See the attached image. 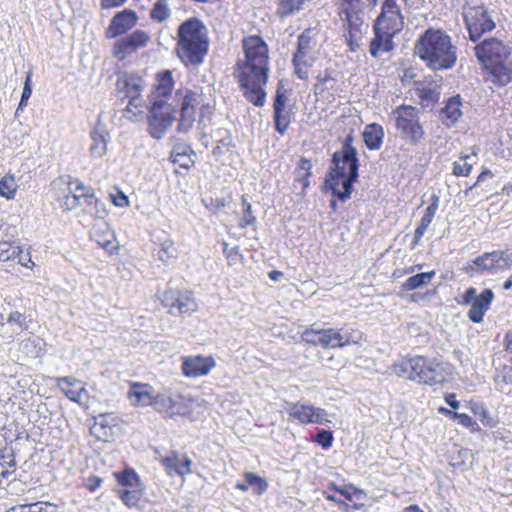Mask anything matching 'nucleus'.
Returning a JSON list of instances; mask_svg holds the SVG:
<instances>
[{
  "label": "nucleus",
  "instance_id": "obj_6",
  "mask_svg": "<svg viewBox=\"0 0 512 512\" xmlns=\"http://www.w3.org/2000/svg\"><path fill=\"white\" fill-rule=\"evenodd\" d=\"M392 371L398 377L428 385L440 384L445 379L440 364L422 356L403 358L393 364Z\"/></svg>",
  "mask_w": 512,
  "mask_h": 512
},
{
  "label": "nucleus",
  "instance_id": "obj_53",
  "mask_svg": "<svg viewBox=\"0 0 512 512\" xmlns=\"http://www.w3.org/2000/svg\"><path fill=\"white\" fill-rule=\"evenodd\" d=\"M470 158L469 155L461 156L460 159L463 160V163L455 161L453 163V174L455 176H468L472 171V164L467 162V159Z\"/></svg>",
  "mask_w": 512,
  "mask_h": 512
},
{
  "label": "nucleus",
  "instance_id": "obj_61",
  "mask_svg": "<svg viewBox=\"0 0 512 512\" xmlns=\"http://www.w3.org/2000/svg\"><path fill=\"white\" fill-rule=\"evenodd\" d=\"M476 296H477L476 289L474 287H470L465 291V293L463 295V299L459 303L462 305L472 304V302L475 300Z\"/></svg>",
  "mask_w": 512,
  "mask_h": 512
},
{
  "label": "nucleus",
  "instance_id": "obj_1",
  "mask_svg": "<svg viewBox=\"0 0 512 512\" xmlns=\"http://www.w3.org/2000/svg\"><path fill=\"white\" fill-rule=\"evenodd\" d=\"M242 47L244 58L238 60L234 74L245 99L260 107L265 103V86L269 78V48L257 35L245 37Z\"/></svg>",
  "mask_w": 512,
  "mask_h": 512
},
{
  "label": "nucleus",
  "instance_id": "obj_60",
  "mask_svg": "<svg viewBox=\"0 0 512 512\" xmlns=\"http://www.w3.org/2000/svg\"><path fill=\"white\" fill-rule=\"evenodd\" d=\"M403 137L405 139H410L412 143H417L419 140L423 138L424 131L423 130H402Z\"/></svg>",
  "mask_w": 512,
  "mask_h": 512
},
{
  "label": "nucleus",
  "instance_id": "obj_4",
  "mask_svg": "<svg viewBox=\"0 0 512 512\" xmlns=\"http://www.w3.org/2000/svg\"><path fill=\"white\" fill-rule=\"evenodd\" d=\"M478 61L489 72V80L505 86L512 80V62L509 48L497 38H487L474 46Z\"/></svg>",
  "mask_w": 512,
  "mask_h": 512
},
{
  "label": "nucleus",
  "instance_id": "obj_21",
  "mask_svg": "<svg viewBox=\"0 0 512 512\" xmlns=\"http://www.w3.org/2000/svg\"><path fill=\"white\" fill-rule=\"evenodd\" d=\"M174 87V80L170 70L158 72L155 76V84L151 94L149 95V102L157 100H167L172 93Z\"/></svg>",
  "mask_w": 512,
  "mask_h": 512
},
{
  "label": "nucleus",
  "instance_id": "obj_38",
  "mask_svg": "<svg viewBox=\"0 0 512 512\" xmlns=\"http://www.w3.org/2000/svg\"><path fill=\"white\" fill-rule=\"evenodd\" d=\"M11 512H58L56 505L49 502L20 504L11 508Z\"/></svg>",
  "mask_w": 512,
  "mask_h": 512
},
{
  "label": "nucleus",
  "instance_id": "obj_30",
  "mask_svg": "<svg viewBox=\"0 0 512 512\" xmlns=\"http://www.w3.org/2000/svg\"><path fill=\"white\" fill-rule=\"evenodd\" d=\"M438 203H439V198L434 195L432 197V203L425 209V213L422 216L420 223L415 230L414 239L412 241L413 247H416L419 244V242L421 241L422 237L424 236L427 228L432 223V221L435 217L436 211L438 209Z\"/></svg>",
  "mask_w": 512,
  "mask_h": 512
},
{
  "label": "nucleus",
  "instance_id": "obj_17",
  "mask_svg": "<svg viewBox=\"0 0 512 512\" xmlns=\"http://www.w3.org/2000/svg\"><path fill=\"white\" fill-rule=\"evenodd\" d=\"M137 14L131 9L118 12L112 19L106 30L107 38H116L123 35L137 24Z\"/></svg>",
  "mask_w": 512,
  "mask_h": 512
},
{
  "label": "nucleus",
  "instance_id": "obj_40",
  "mask_svg": "<svg viewBox=\"0 0 512 512\" xmlns=\"http://www.w3.org/2000/svg\"><path fill=\"white\" fill-rule=\"evenodd\" d=\"M176 256L177 249L174 245V242L169 238L164 239L160 243L159 249L157 250L158 259L163 263H168L171 259L176 258Z\"/></svg>",
  "mask_w": 512,
  "mask_h": 512
},
{
  "label": "nucleus",
  "instance_id": "obj_62",
  "mask_svg": "<svg viewBox=\"0 0 512 512\" xmlns=\"http://www.w3.org/2000/svg\"><path fill=\"white\" fill-rule=\"evenodd\" d=\"M112 202L117 207H125L129 204L128 197L122 192H119L117 196H112Z\"/></svg>",
  "mask_w": 512,
  "mask_h": 512
},
{
  "label": "nucleus",
  "instance_id": "obj_48",
  "mask_svg": "<svg viewBox=\"0 0 512 512\" xmlns=\"http://www.w3.org/2000/svg\"><path fill=\"white\" fill-rule=\"evenodd\" d=\"M242 205H243V217L239 222V226L241 228H246L255 224L256 217L252 214L251 204L247 201L245 196H242Z\"/></svg>",
  "mask_w": 512,
  "mask_h": 512
},
{
  "label": "nucleus",
  "instance_id": "obj_32",
  "mask_svg": "<svg viewBox=\"0 0 512 512\" xmlns=\"http://www.w3.org/2000/svg\"><path fill=\"white\" fill-rule=\"evenodd\" d=\"M195 153L183 145H175L171 151V161L184 169H189L194 164Z\"/></svg>",
  "mask_w": 512,
  "mask_h": 512
},
{
  "label": "nucleus",
  "instance_id": "obj_50",
  "mask_svg": "<svg viewBox=\"0 0 512 512\" xmlns=\"http://www.w3.org/2000/svg\"><path fill=\"white\" fill-rule=\"evenodd\" d=\"M93 237L95 238V241L98 243V245L104 248L110 254H112L114 250L117 249L114 244L115 237L112 233H107L101 237L97 234V232H94Z\"/></svg>",
  "mask_w": 512,
  "mask_h": 512
},
{
  "label": "nucleus",
  "instance_id": "obj_34",
  "mask_svg": "<svg viewBox=\"0 0 512 512\" xmlns=\"http://www.w3.org/2000/svg\"><path fill=\"white\" fill-rule=\"evenodd\" d=\"M108 132L107 130H92L91 139L92 144L90 151L92 156L101 157L106 153L108 143Z\"/></svg>",
  "mask_w": 512,
  "mask_h": 512
},
{
  "label": "nucleus",
  "instance_id": "obj_39",
  "mask_svg": "<svg viewBox=\"0 0 512 512\" xmlns=\"http://www.w3.org/2000/svg\"><path fill=\"white\" fill-rule=\"evenodd\" d=\"M312 50V38L308 31L302 32L298 37L297 50L294 53L296 61L301 58L307 59L308 54Z\"/></svg>",
  "mask_w": 512,
  "mask_h": 512
},
{
  "label": "nucleus",
  "instance_id": "obj_56",
  "mask_svg": "<svg viewBox=\"0 0 512 512\" xmlns=\"http://www.w3.org/2000/svg\"><path fill=\"white\" fill-rule=\"evenodd\" d=\"M25 320H26V317L24 314H22L18 311H14L9 314V316L7 318V323L16 325L19 328V330L22 331L23 329L26 328Z\"/></svg>",
  "mask_w": 512,
  "mask_h": 512
},
{
  "label": "nucleus",
  "instance_id": "obj_12",
  "mask_svg": "<svg viewBox=\"0 0 512 512\" xmlns=\"http://www.w3.org/2000/svg\"><path fill=\"white\" fill-rule=\"evenodd\" d=\"M149 40L150 36L147 32L135 30L114 43L112 54L115 58L122 61L134 54L138 49L145 47Z\"/></svg>",
  "mask_w": 512,
  "mask_h": 512
},
{
  "label": "nucleus",
  "instance_id": "obj_9",
  "mask_svg": "<svg viewBox=\"0 0 512 512\" xmlns=\"http://www.w3.org/2000/svg\"><path fill=\"white\" fill-rule=\"evenodd\" d=\"M511 267L509 257L506 252L495 250L485 252L481 256L475 258L472 263H468L466 272L471 276L474 274L492 273L507 270Z\"/></svg>",
  "mask_w": 512,
  "mask_h": 512
},
{
  "label": "nucleus",
  "instance_id": "obj_31",
  "mask_svg": "<svg viewBox=\"0 0 512 512\" xmlns=\"http://www.w3.org/2000/svg\"><path fill=\"white\" fill-rule=\"evenodd\" d=\"M461 101L460 96L451 97L448 99L444 108L440 112V116L447 126L455 124L461 117Z\"/></svg>",
  "mask_w": 512,
  "mask_h": 512
},
{
  "label": "nucleus",
  "instance_id": "obj_10",
  "mask_svg": "<svg viewBox=\"0 0 512 512\" xmlns=\"http://www.w3.org/2000/svg\"><path fill=\"white\" fill-rule=\"evenodd\" d=\"M116 89L121 98L128 99V107L138 108L143 105L141 98L143 79L136 73L120 74L116 81Z\"/></svg>",
  "mask_w": 512,
  "mask_h": 512
},
{
  "label": "nucleus",
  "instance_id": "obj_23",
  "mask_svg": "<svg viewBox=\"0 0 512 512\" xmlns=\"http://www.w3.org/2000/svg\"><path fill=\"white\" fill-rule=\"evenodd\" d=\"M55 381L56 386L73 402L81 403L83 395L87 394L83 383L74 377H57Z\"/></svg>",
  "mask_w": 512,
  "mask_h": 512
},
{
  "label": "nucleus",
  "instance_id": "obj_41",
  "mask_svg": "<svg viewBox=\"0 0 512 512\" xmlns=\"http://www.w3.org/2000/svg\"><path fill=\"white\" fill-rule=\"evenodd\" d=\"M171 15L168 0H157L150 11V17L157 22L167 20Z\"/></svg>",
  "mask_w": 512,
  "mask_h": 512
},
{
  "label": "nucleus",
  "instance_id": "obj_52",
  "mask_svg": "<svg viewBox=\"0 0 512 512\" xmlns=\"http://www.w3.org/2000/svg\"><path fill=\"white\" fill-rule=\"evenodd\" d=\"M453 420H457L460 425L468 428L471 432H477L480 430L478 423L465 413H454Z\"/></svg>",
  "mask_w": 512,
  "mask_h": 512
},
{
  "label": "nucleus",
  "instance_id": "obj_22",
  "mask_svg": "<svg viewBox=\"0 0 512 512\" xmlns=\"http://www.w3.org/2000/svg\"><path fill=\"white\" fill-rule=\"evenodd\" d=\"M151 117L158 122L160 128H167L172 125L176 117V110L167 100H157L149 102Z\"/></svg>",
  "mask_w": 512,
  "mask_h": 512
},
{
  "label": "nucleus",
  "instance_id": "obj_64",
  "mask_svg": "<svg viewBox=\"0 0 512 512\" xmlns=\"http://www.w3.org/2000/svg\"><path fill=\"white\" fill-rule=\"evenodd\" d=\"M445 401L452 409H458L460 406V402L456 399V395L454 393L446 394Z\"/></svg>",
  "mask_w": 512,
  "mask_h": 512
},
{
  "label": "nucleus",
  "instance_id": "obj_29",
  "mask_svg": "<svg viewBox=\"0 0 512 512\" xmlns=\"http://www.w3.org/2000/svg\"><path fill=\"white\" fill-rule=\"evenodd\" d=\"M127 397L132 405L141 407L151 405L154 399L151 387L149 385L139 383H134L131 386Z\"/></svg>",
  "mask_w": 512,
  "mask_h": 512
},
{
  "label": "nucleus",
  "instance_id": "obj_51",
  "mask_svg": "<svg viewBox=\"0 0 512 512\" xmlns=\"http://www.w3.org/2000/svg\"><path fill=\"white\" fill-rule=\"evenodd\" d=\"M32 94V71H28L26 73L25 81H24V87L21 95V99L19 102V106L17 111L22 109L24 106L27 105V102Z\"/></svg>",
  "mask_w": 512,
  "mask_h": 512
},
{
  "label": "nucleus",
  "instance_id": "obj_3",
  "mask_svg": "<svg viewBox=\"0 0 512 512\" xmlns=\"http://www.w3.org/2000/svg\"><path fill=\"white\" fill-rule=\"evenodd\" d=\"M416 55L431 70H448L457 61V47L443 30L428 28L415 44Z\"/></svg>",
  "mask_w": 512,
  "mask_h": 512
},
{
  "label": "nucleus",
  "instance_id": "obj_49",
  "mask_svg": "<svg viewBox=\"0 0 512 512\" xmlns=\"http://www.w3.org/2000/svg\"><path fill=\"white\" fill-rule=\"evenodd\" d=\"M495 382L500 385V391H504L502 384L512 385V365H504L495 376Z\"/></svg>",
  "mask_w": 512,
  "mask_h": 512
},
{
  "label": "nucleus",
  "instance_id": "obj_8",
  "mask_svg": "<svg viewBox=\"0 0 512 512\" xmlns=\"http://www.w3.org/2000/svg\"><path fill=\"white\" fill-rule=\"evenodd\" d=\"M469 39L476 42L481 36L495 29L496 24L484 6H467L463 12Z\"/></svg>",
  "mask_w": 512,
  "mask_h": 512
},
{
  "label": "nucleus",
  "instance_id": "obj_13",
  "mask_svg": "<svg viewBox=\"0 0 512 512\" xmlns=\"http://www.w3.org/2000/svg\"><path fill=\"white\" fill-rule=\"evenodd\" d=\"M375 25L399 33L404 27V16L397 0H384L381 12L374 22Z\"/></svg>",
  "mask_w": 512,
  "mask_h": 512
},
{
  "label": "nucleus",
  "instance_id": "obj_24",
  "mask_svg": "<svg viewBox=\"0 0 512 512\" xmlns=\"http://www.w3.org/2000/svg\"><path fill=\"white\" fill-rule=\"evenodd\" d=\"M494 299V293L491 289L483 290L476 296L468 311V317L473 323H480L483 321L485 313L489 310L490 305Z\"/></svg>",
  "mask_w": 512,
  "mask_h": 512
},
{
  "label": "nucleus",
  "instance_id": "obj_43",
  "mask_svg": "<svg viewBox=\"0 0 512 512\" xmlns=\"http://www.w3.org/2000/svg\"><path fill=\"white\" fill-rule=\"evenodd\" d=\"M17 183L12 175H5L0 180V195L6 199H13L17 191Z\"/></svg>",
  "mask_w": 512,
  "mask_h": 512
},
{
  "label": "nucleus",
  "instance_id": "obj_26",
  "mask_svg": "<svg viewBox=\"0 0 512 512\" xmlns=\"http://www.w3.org/2000/svg\"><path fill=\"white\" fill-rule=\"evenodd\" d=\"M336 5L343 22L364 19L365 2L363 0H337Z\"/></svg>",
  "mask_w": 512,
  "mask_h": 512
},
{
  "label": "nucleus",
  "instance_id": "obj_57",
  "mask_svg": "<svg viewBox=\"0 0 512 512\" xmlns=\"http://www.w3.org/2000/svg\"><path fill=\"white\" fill-rule=\"evenodd\" d=\"M287 97L285 95V91L281 88H278L276 91V96L274 99V111L279 115L281 111H284L286 105Z\"/></svg>",
  "mask_w": 512,
  "mask_h": 512
},
{
  "label": "nucleus",
  "instance_id": "obj_15",
  "mask_svg": "<svg viewBox=\"0 0 512 512\" xmlns=\"http://www.w3.org/2000/svg\"><path fill=\"white\" fill-rule=\"evenodd\" d=\"M216 366V362L211 356H187L182 360V373L189 378H198L206 376Z\"/></svg>",
  "mask_w": 512,
  "mask_h": 512
},
{
  "label": "nucleus",
  "instance_id": "obj_20",
  "mask_svg": "<svg viewBox=\"0 0 512 512\" xmlns=\"http://www.w3.org/2000/svg\"><path fill=\"white\" fill-rule=\"evenodd\" d=\"M200 95L197 92L187 90L183 95L180 109L178 128H190L195 120L196 107L199 105Z\"/></svg>",
  "mask_w": 512,
  "mask_h": 512
},
{
  "label": "nucleus",
  "instance_id": "obj_54",
  "mask_svg": "<svg viewBox=\"0 0 512 512\" xmlns=\"http://www.w3.org/2000/svg\"><path fill=\"white\" fill-rule=\"evenodd\" d=\"M315 441L322 446L324 449H328L331 447L333 442V434L329 430H320L317 435Z\"/></svg>",
  "mask_w": 512,
  "mask_h": 512
},
{
  "label": "nucleus",
  "instance_id": "obj_18",
  "mask_svg": "<svg viewBox=\"0 0 512 512\" xmlns=\"http://www.w3.org/2000/svg\"><path fill=\"white\" fill-rule=\"evenodd\" d=\"M368 24L363 20L343 22V37L350 52H356L362 45L364 35L368 31Z\"/></svg>",
  "mask_w": 512,
  "mask_h": 512
},
{
  "label": "nucleus",
  "instance_id": "obj_11",
  "mask_svg": "<svg viewBox=\"0 0 512 512\" xmlns=\"http://www.w3.org/2000/svg\"><path fill=\"white\" fill-rule=\"evenodd\" d=\"M285 410L290 417L301 424H325L329 422L325 409L312 405L286 402Z\"/></svg>",
  "mask_w": 512,
  "mask_h": 512
},
{
  "label": "nucleus",
  "instance_id": "obj_44",
  "mask_svg": "<svg viewBox=\"0 0 512 512\" xmlns=\"http://www.w3.org/2000/svg\"><path fill=\"white\" fill-rule=\"evenodd\" d=\"M21 248L18 245H13L8 241L0 242V261H8L19 256Z\"/></svg>",
  "mask_w": 512,
  "mask_h": 512
},
{
  "label": "nucleus",
  "instance_id": "obj_25",
  "mask_svg": "<svg viewBox=\"0 0 512 512\" xmlns=\"http://www.w3.org/2000/svg\"><path fill=\"white\" fill-rule=\"evenodd\" d=\"M161 463L169 474L184 476L191 473L192 460L186 455L172 451L161 459Z\"/></svg>",
  "mask_w": 512,
  "mask_h": 512
},
{
  "label": "nucleus",
  "instance_id": "obj_27",
  "mask_svg": "<svg viewBox=\"0 0 512 512\" xmlns=\"http://www.w3.org/2000/svg\"><path fill=\"white\" fill-rule=\"evenodd\" d=\"M415 94L423 108L432 110L439 100V87L432 82H417Z\"/></svg>",
  "mask_w": 512,
  "mask_h": 512
},
{
  "label": "nucleus",
  "instance_id": "obj_58",
  "mask_svg": "<svg viewBox=\"0 0 512 512\" xmlns=\"http://www.w3.org/2000/svg\"><path fill=\"white\" fill-rule=\"evenodd\" d=\"M493 173L487 169V168H484L482 170V172L479 174V176L477 177V180L476 182L472 185V186H469L466 190H465V195H468L472 190L473 188H475L476 186H478L481 182H484L486 181L487 179H491L493 178Z\"/></svg>",
  "mask_w": 512,
  "mask_h": 512
},
{
  "label": "nucleus",
  "instance_id": "obj_28",
  "mask_svg": "<svg viewBox=\"0 0 512 512\" xmlns=\"http://www.w3.org/2000/svg\"><path fill=\"white\" fill-rule=\"evenodd\" d=\"M397 128H421L418 111L412 106H401L393 111Z\"/></svg>",
  "mask_w": 512,
  "mask_h": 512
},
{
  "label": "nucleus",
  "instance_id": "obj_14",
  "mask_svg": "<svg viewBox=\"0 0 512 512\" xmlns=\"http://www.w3.org/2000/svg\"><path fill=\"white\" fill-rule=\"evenodd\" d=\"M161 301L165 307L169 308V313L173 315L194 311L197 307L190 291L168 289L163 293Z\"/></svg>",
  "mask_w": 512,
  "mask_h": 512
},
{
  "label": "nucleus",
  "instance_id": "obj_37",
  "mask_svg": "<svg viewBox=\"0 0 512 512\" xmlns=\"http://www.w3.org/2000/svg\"><path fill=\"white\" fill-rule=\"evenodd\" d=\"M470 411L480 418L481 423L485 427L493 428L497 425V420L490 414V412L479 402L470 401Z\"/></svg>",
  "mask_w": 512,
  "mask_h": 512
},
{
  "label": "nucleus",
  "instance_id": "obj_33",
  "mask_svg": "<svg viewBox=\"0 0 512 512\" xmlns=\"http://www.w3.org/2000/svg\"><path fill=\"white\" fill-rule=\"evenodd\" d=\"M311 169L312 163L310 160L303 157L298 161L294 171L295 183L300 184L302 192H305L310 185Z\"/></svg>",
  "mask_w": 512,
  "mask_h": 512
},
{
  "label": "nucleus",
  "instance_id": "obj_55",
  "mask_svg": "<svg viewBox=\"0 0 512 512\" xmlns=\"http://www.w3.org/2000/svg\"><path fill=\"white\" fill-rule=\"evenodd\" d=\"M293 65L295 68V74L298 76L299 79H305L307 77V71H308V60L301 58L299 61H296V57L293 56Z\"/></svg>",
  "mask_w": 512,
  "mask_h": 512
},
{
  "label": "nucleus",
  "instance_id": "obj_19",
  "mask_svg": "<svg viewBox=\"0 0 512 512\" xmlns=\"http://www.w3.org/2000/svg\"><path fill=\"white\" fill-rule=\"evenodd\" d=\"M68 191L69 193L64 197L63 202L66 210H72L78 206H82L85 203V198L94 194L91 187L85 186L83 182L78 179L68 183Z\"/></svg>",
  "mask_w": 512,
  "mask_h": 512
},
{
  "label": "nucleus",
  "instance_id": "obj_42",
  "mask_svg": "<svg viewBox=\"0 0 512 512\" xmlns=\"http://www.w3.org/2000/svg\"><path fill=\"white\" fill-rule=\"evenodd\" d=\"M384 137V130H364L363 139L370 150H377L381 147Z\"/></svg>",
  "mask_w": 512,
  "mask_h": 512
},
{
  "label": "nucleus",
  "instance_id": "obj_16",
  "mask_svg": "<svg viewBox=\"0 0 512 512\" xmlns=\"http://www.w3.org/2000/svg\"><path fill=\"white\" fill-rule=\"evenodd\" d=\"M373 34L369 44V53L373 58H378L382 53H389L394 49L393 38L397 33L373 24Z\"/></svg>",
  "mask_w": 512,
  "mask_h": 512
},
{
  "label": "nucleus",
  "instance_id": "obj_45",
  "mask_svg": "<svg viewBox=\"0 0 512 512\" xmlns=\"http://www.w3.org/2000/svg\"><path fill=\"white\" fill-rule=\"evenodd\" d=\"M244 477L247 484L254 488L256 494L261 495L267 490L268 483L266 482L265 479L261 478L260 476L252 472H247L245 473Z\"/></svg>",
  "mask_w": 512,
  "mask_h": 512
},
{
  "label": "nucleus",
  "instance_id": "obj_2",
  "mask_svg": "<svg viewBox=\"0 0 512 512\" xmlns=\"http://www.w3.org/2000/svg\"><path fill=\"white\" fill-rule=\"evenodd\" d=\"M359 160L357 151L347 137L342 149L332 155L331 166L325 178L324 185L331 189L334 196L342 202L350 198L353 184L358 179Z\"/></svg>",
  "mask_w": 512,
  "mask_h": 512
},
{
  "label": "nucleus",
  "instance_id": "obj_46",
  "mask_svg": "<svg viewBox=\"0 0 512 512\" xmlns=\"http://www.w3.org/2000/svg\"><path fill=\"white\" fill-rule=\"evenodd\" d=\"M118 483L124 487L137 488L139 486V476L133 470H124L116 474Z\"/></svg>",
  "mask_w": 512,
  "mask_h": 512
},
{
  "label": "nucleus",
  "instance_id": "obj_63",
  "mask_svg": "<svg viewBox=\"0 0 512 512\" xmlns=\"http://www.w3.org/2000/svg\"><path fill=\"white\" fill-rule=\"evenodd\" d=\"M17 257L19 259L18 263L23 267L31 268L34 265L29 253L23 254V251L21 250L19 256Z\"/></svg>",
  "mask_w": 512,
  "mask_h": 512
},
{
  "label": "nucleus",
  "instance_id": "obj_35",
  "mask_svg": "<svg viewBox=\"0 0 512 512\" xmlns=\"http://www.w3.org/2000/svg\"><path fill=\"white\" fill-rule=\"evenodd\" d=\"M82 206H85L86 212L96 219H104L108 214L105 204L96 198L95 194L85 198Z\"/></svg>",
  "mask_w": 512,
  "mask_h": 512
},
{
  "label": "nucleus",
  "instance_id": "obj_36",
  "mask_svg": "<svg viewBox=\"0 0 512 512\" xmlns=\"http://www.w3.org/2000/svg\"><path fill=\"white\" fill-rule=\"evenodd\" d=\"M434 276L435 271L423 272L413 275L402 284V289L405 291H411L421 288L429 284Z\"/></svg>",
  "mask_w": 512,
  "mask_h": 512
},
{
  "label": "nucleus",
  "instance_id": "obj_5",
  "mask_svg": "<svg viewBox=\"0 0 512 512\" xmlns=\"http://www.w3.org/2000/svg\"><path fill=\"white\" fill-rule=\"evenodd\" d=\"M177 55L185 65H199L208 51L207 28L192 17L181 23L177 30Z\"/></svg>",
  "mask_w": 512,
  "mask_h": 512
},
{
  "label": "nucleus",
  "instance_id": "obj_59",
  "mask_svg": "<svg viewBox=\"0 0 512 512\" xmlns=\"http://www.w3.org/2000/svg\"><path fill=\"white\" fill-rule=\"evenodd\" d=\"M274 119H275V128H286L289 124L288 113L286 109L281 111L278 115L276 111H274Z\"/></svg>",
  "mask_w": 512,
  "mask_h": 512
},
{
  "label": "nucleus",
  "instance_id": "obj_7",
  "mask_svg": "<svg viewBox=\"0 0 512 512\" xmlns=\"http://www.w3.org/2000/svg\"><path fill=\"white\" fill-rule=\"evenodd\" d=\"M301 338L304 342L321 346L325 349H335L356 344L359 342L360 333L352 327L344 325L339 330L334 328L319 329L315 325L302 332Z\"/></svg>",
  "mask_w": 512,
  "mask_h": 512
},
{
  "label": "nucleus",
  "instance_id": "obj_47",
  "mask_svg": "<svg viewBox=\"0 0 512 512\" xmlns=\"http://www.w3.org/2000/svg\"><path fill=\"white\" fill-rule=\"evenodd\" d=\"M119 496L127 507L132 508L136 506L140 500L141 492L136 488H133L132 490L123 489L119 491Z\"/></svg>",
  "mask_w": 512,
  "mask_h": 512
}]
</instances>
